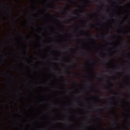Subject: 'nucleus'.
Returning <instances> with one entry per match:
<instances>
[{"label": "nucleus", "instance_id": "f8f14e48", "mask_svg": "<svg viewBox=\"0 0 130 130\" xmlns=\"http://www.w3.org/2000/svg\"><path fill=\"white\" fill-rule=\"evenodd\" d=\"M109 104H108V106H109Z\"/></svg>", "mask_w": 130, "mask_h": 130}, {"label": "nucleus", "instance_id": "20e7f679", "mask_svg": "<svg viewBox=\"0 0 130 130\" xmlns=\"http://www.w3.org/2000/svg\"><path fill=\"white\" fill-rule=\"evenodd\" d=\"M75 61H76V62L78 61V59H76Z\"/></svg>", "mask_w": 130, "mask_h": 130}, {"label": "nucleus", "instance_id": "dca6fc26", "mask_svg": "<svg viewBox=\"0 0 130 130\" xmlns=\"http://www.w3.org/2000/svg\"><path fill=\"white\" fill-rule=\"evenodd\" d=\"M88 84H90V83L88 82Z\"/></svg>", "mask_w": 130, "mask_h": 130}, {"label": "nucleus", "instance_id": "9b49d317", "mask_svg": "<svg viewBox=\"0 0 130 130\" xmlns=\"http://www.w3.org/2000/svg\"><path fill=\"white\" fill-rule=\"evenodd\" d=\"M10 14H12V13L10 12Z\"/></svg>", "mask_w": 130, "mask_h": 130}, {"label": "nucleus", "instance_id": "423d86ee", "mask_svg": "<svg viewBox=\"0 0 130 130\" xmlns=\"http://www.w3.org/2000/svg\"><path fill=\"white\" fill-rule=\"evenodd\" d=\"M76 84H77L78 85V82H76Z\"/></svg>", "mask_w": 130, "mask_h": 130}, {"label": "nucleus", "instance_id": "f3484780", "mask_svg": "<svg viewBox=\"0 0 130 130\" xmlns=\"http://www.w3.org/2000/svg\"><path fill=\"white\" fill-rule=\"evenodd\" d=\"M5 60H6V59H5Z\"/></svg>", "mask_w": 130, "mask_h": 130}, {"label": "nucleus", "instance_id": "6e6552de", "mask_svg": "<svg viewBox=\"0 0 130 130\" xmlns=\"http://www.w3.org/2000/svg\"><path fill=\"white\" fill-rule=\"evenodd\" d=\"M68 46H69V47H70V46L69 45H68Z\"/></svg>", "mask_w": 130, "mask_h": 130}, {"label": "nucleus", "instance_id": "4468645a", "mask_svg": "<svg viewBox=\"0 0 130 130\" xmlns=\"http://www.w3.org/2000/svg\"><path fill=\"white\" fill-rule=\"evenodd\" d=\"M65 1H69V0H65Z\"/></svg>", "mask_w": 130, "mask_h": 130}, {"label": "nucleus", "instance_id": "9d476101", "mask_svg": "<svg viewBox=\"0 0 130 130\" xmlns=\"http://www.w3.org/2000/svg\"><path fill=\"white\" fill-rule=\"evenodd\" d=\"M16 104L18 105V103H16Z\"/></svg>", "mask_w": 130, "mask_h": 130}, {"label": "nucleus", "instance_id": "0eeeda50", "mask_svg": "<svg viewBox=\"0 0 130 130\" xmlns=\"http://www.w3.org/2000/svg\"><path fill=\"white\" fill-rule=\"evenodd\" d=\"M120 5H121V2H120Z\"/></svg>", "mask_w": 130, "mask_h": 130}, {"label": "nucleus", "instance_id": "ddd939ff", "mask_svg": "<svg viewBox=\"0 0 130 130\" xmlns=\"http://www.w3.org/2000/svg\"><path fill=\"white\" fill-rule=\"evenodd\" d=\"M118 124H120V123H118Z\"/></svg>", "mask_w": 130, "mask_h": 130}, {"label": "nucleus", "instance_id": "f257e3e1", "mask_svg": "<svg viewBox=\"0 0 130 130\" xmlns=\"http://www.w3.org/2000/svg\"><path fill=\"white\" fill-rule=\"evenodd\" d=\"M64 74H69V71L64 72Z\"/></svg>", "mask_w": 130, "mask_h": 130}, {"label": "nucleus", "instance_id": "2eb2a0df", "mask_svg": "<svg viewBox=\"0 0 130 130\" xmlns=\"http://www.w3.org/2000/svg\"><path fill=\"white\" fill-rule=\"evenodd\" d=\"M54 6H56V5H54Z\"/></svg>", "mask_w": 130, "mask_h": 130}, {"label": "nucleus", "instance_id": "f03ea898", "mask_svg": "<svg viewBox=\"0 0 130 130\" xmlns=\"http://www.w3.org/2000/svg\"><path fill=\"white\" fill-rule=\"evenodd\" d=\"M98 3H100V0H98Z\"/></svg>", "mask_w": 130, "mask_h": 130}, {"label": "nucleus", "instance_id": "1a4fd4ad", "mask_svg": "<svg viewBox=\"0 0 130 130\" xmlns=\"http://www.w3.org/2000/svg\"><path fill=\"white\" fill-rule=\"evenodd\" d=\"M95 61H98V60H95Z\"/></svg>", "mask_w": 130, "mask_h": 130}, {"label": "nucleus", "instance_id": "39448f33", "mask_svg": "<svg viewBox=\"0 0 130 130\" xmlns=\"http://www.w3.org/2000/svg\"><path fill=\"white\" fill-rule=\"evenodd\" d=\"M87 117L88 118L90 117V115L87 116Z\"/></svg>", "mask_w": 130, "mask_h": 130}, {"label": "nucleus", "instance_id": "7ed1b4c3", "mask_svg": "<svg viewBox=\"0 0 130 130\" xmlns=\"http://www.w3.org/2000/svg\"><path fill=\"white\" fill-rule=\"evenodd\" d=\"M107 35H110V34H109V32H108V33L107 34Z\"/></svg>", "mask_w": 130, "mask_h": 130}]
</instances>
